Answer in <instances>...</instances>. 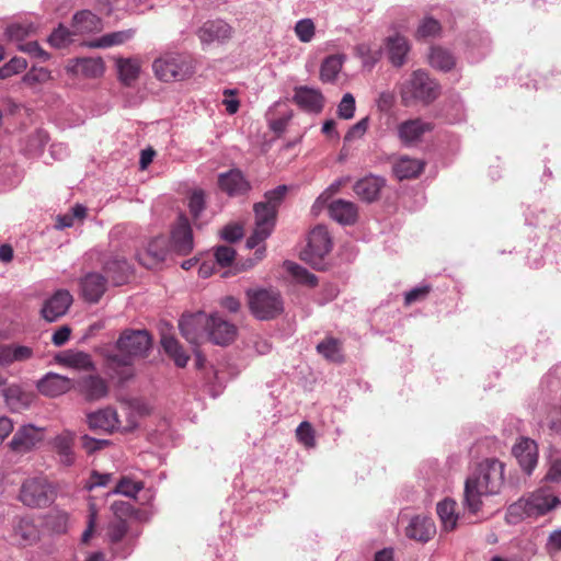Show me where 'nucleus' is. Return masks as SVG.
I'll list each match as a JSON object with an SVG mask.
<instances>
[{"label": "nucleus", "mask_w": 561, "mask_h": 561, "mask_svg": "<svg viewBox=\"0 0 561 561\" xmlns=\"http://www.w3.org/2000/svg\"><path fill=\"white\" fill-rule=\"evenodd\" d=\"M108 444L107 440L104 439H95L88 435L82 436V447L85 449L88 454H92L96 450L104 448Z\"/></svg>", "instance_id": "obj_61"}, {"label": "nucleus", "mask_w": 561, "mask_h": 561, "mask_svg": "<svg viewBox=\"0 0 561 561\" xmlns=\"http://www.w3.org/2000/svg\"><path fill=\"white\" fill-rule=\"evenodd\" d=\"M33 356V350L24 345L12 344V357L14 362H24Z\"/></svg>", "instance_id": "obj_62"}, {"label": "nucleus", "mask_w": 561, "mask_h": 561, "mask_svg": "<svg viewBox=\"0 0 561 561\" xmlns=\"http://www.w3.org/2000/svg\"><path fill=\"white\" fill-rule=\"evenodd\" d=\"M152 69L156 77L164 82L182 81L195 72L191 57L174 53H168L154 59Z\"/></svg>", "instance_id": "obj_5"}, {"label": "nucleus", "mask_w": 561, "mask_h": 561, "mask_svg": "<svg viewBox=\"0 0 561 561\" xmlns=\"http://www.w3.org/2000/svg\"><path fill=\"white\" fill-rule=\"evenodd\" d=\"M72 27L76 34L91 33L100 31L102 23L94 13L84 10L75 14Z\"/></svg>", "instance_id": "obj_34"}, {"label": "nucleus", "mask_w": 561, "mask_h": 561, "mask_svg": "<svg viewBox=\"0 0 561 561\" xmlns=\"http://www.w3.org/2000/svg\"><path fill=\"white\" fill-rule=\"evenodd\" d=\"M297 440L306 448H313L316 446V433L310 422L304 421L296 430Z\"/></svg>", "instance_id": "obj_46"}, {"label": "nucleus", "mask_w": 561, "mask_h": 561, "mask_svg": "<svg viewBox=\"0 0 561 561\" xmlns=\"http://www.w3.org/2000/svg\"><path fill=\"white\" fill-rule=\"evenodd\" d=\"M442 27L437 20L433 18H425L421 21L417 30L415 32V37L417 39H425L428 37H434L439 34Z\"/></svg>", "instance_id": "obj_44"}, {"label": "nucleus", "mask_w": 561, "mask_h": 561, "mask_svg": "<svg viewBox=\"0 0 561 561\" xmlns=\"http://www.w3.org/2000/svg\"><path fill=\"white\" fill-rule=\"evenodd\" d=\"M111 511L115 520L127 522V518L136 513L134 506L125 501H115L111 505Z\"/></svg>", "instance_id": "obj_51"}, {"label": "nucleus", "mask_w": 561, "mask_h": 561, "mask_svg": "<svg viewBox=\"0 0 561 561\" xmlns=\"http://www.w3.org/2000/svg\"><path fill=\"white\" fill-rule=\"evenodd\" d=\"M284 266L286 271L296 279V282L309 287H314L317 285V277L305 267L294 262H285Z\"/></svg>", "instance_id": "obj_41"}, {"label": "nucleus", "mask_w": 561, "mask_h": 561, "mask_svg": "<svg viewBox=\"0 0 561 561\" xmlns=\"http://www.w3.org/2000/svg\"><path fill=\"white\" fill-rule=\"evenodd\" d=\"M207 340L217 345H228L237 336V327L218 314L208 316Z\"/></svg>", "instance_id": "obj_13"}, {"label": "nucleus", "mask_w": 561, "mask_h": 561, "mask_svg": "<svg viewBox=\"0 0 561 561\" xmlns=\"http://www.w3.org/2000/svg\"><path fill=\"white\" fill-rule=\"evenodd\" d=\"M287 191L288 187L286 185H279L265 193L264 202L254 204L255 228L247 240L248 248H256L270 237L275 226L277 207L280 205Z\"/></svg>", "instance_id": "obj_3"}, {"label": "nucleus", "mask_w": 561, "mask_h": 561, "mask_svg": "<svg viewBox=\"0 0 561 561\" xmlns=\"http://www.w3.org/2000/svg\"><path fill=\"white\" fill-rule=\"evenodd\" d=\"M394 104V94L390 91L381 92L377 100V106L381 112H388Z\"/></svg>", "instance_id": "obj_64"}, {"label": "nucleus", "mask_w": 561, "mask_h": 561, "mask_svg": "<svg viewBox=\"0 0 561 561\" xmlns=\"http://www.w3.org/2000/svg\"><path fill=\"white\" fill-rule=\"evenodd\" d=\"M134 32L131 30L114 32L102 36L96 43H93L94 47H110L113 45H119L131 38Z\"/></svg>", "instance_id": "obj_43"}, {"label": "nucleus", "mask_w": 561, "mask_h": 561, "mask_svg": "<svg viewBox=\"0 0 561 561\" xmlns=\"http://www.w3.org/2000/svg\"><path fill=\"white\" fill-rule=\"evenodd\" d=\"M457 503L446 499L437 504V514L445 530L451 531L456 528L458 515L456 514Z\"/></svg>", "instance_id": "obj_36"}, {"label": "nucleus", "mask_w": 561, "mask_h": 561, "mask_svg": "<svg viewBox=\"0 0 561 561\" xmlns=\"http://www.w3.org/2000/svg\"><path fill=\"white\" fill-rule=\"evenodd\" d=\"M188 208L190 213L193 216V218L196 220L199 216V214L205 208V197L204 192L198 190L194 191L192 195L190 196L188 201Z\"/></svg>", "instance_id": "obj_55"}, {"label": "nucleus", "mask_w": 561, "mask_h": 561, "mask_svg": "<svg viewBox=\"0 0 561 561\" xmlns=\"http://www.w3.org/2000/svg\"><path fill=\"white\" fill-rule=\"evenodd\" d=\"M77 390L87 401H98L105 398L108 393V385L105 379L99 375L83 376L75 381Z\"/></svg>", "instance_id": "obj_15"}, {"label": "nucleus", "mask_w": 561, "mask_h": 561, "mask_svg": "<svg viewBox=\"0 0 561 561\" xmlns=\"http://www.w3.org/2000/svg\"><path fill=\"white\" fill-rule=\"evenodd\" d=\"M73 299L68 290L59 289L50 298L45 300L41 314L47 322L57 321L65 316Z\"/></svg>", "instance_id": "obj_14"}, {"label": "nucleus", "mask_w": 561, "mask_h": 561, "mask_svg": "<svg viewBox=\"0 0 561 561\" xmlns=\"http://www.w3.org/2000/svg\"><path fill=\"white\" fill-rule=\"evenodd\" d=\"M513 454L517 459L522 469L530 474L537 465L538 448L535 440L529 438H522L514 447Z\"/></svg>", "instance_id": "obj_19"}, {"label": "nucleus", "mask_w": 561, "mask_h": 561, "mask_svg": "<svg viewBox=\"0 0 561 561\" xmlns=\"http://www.w3.org/2000/svg\"><path fill=\"white\" fill-rule=\"evenodd\" d=\"M332 249L330 234L325 227H314L308 238V245L302 251V259L314 268H322L323 259Z\"/></svg>", "instance_id": "obj_8"}, {"label": "nucleus", "mask_w": 561, "mask_h": 561, "mask_svg": "<svg viewBox=\"0 0 561 561\" xmlns=\"http://www.w3.org/2000/svg\"><path fill=\"white\" fill-rule=\"evenodd\" d=\"M75 34L73 32H70L68 28L60 25L58 28H56L51 35L49 36L48 41L51 46L61 48L65 47L68 43H70L71 36Z\"/></svg>", "instance_id": "obj_52"}, {"label": "nucleus", "mask_w": 561, "mask_h": 561, "mask_svg": "<svg viewBox=\"0 0 561 561\" xmlns=\"http://www.w3.org/2000/svg\"><path fill=\"white\" fill-rule=\"evenodd\" d=\"M248 305L251 313L259 320H272L284 312V300L275 289H249Z\"/></svg>", "instance_id": "obj_6"}, {"label": "nucleus", "mask_w": 561, "mask_h": 561, "mask_svg": "<svg viewBox=\"0 0 561 561\" xmlns=\"http://www.w3.org/2000/svg\"><path fill=\"white\" fill-rule=\"evenodd\" d=\"M424 169V163L407 156L401 157L393 165V172L399 180L419 176Z\"/></svg>", "instance_id": "obj_33"}, {"label": "nucleus", "mask_w": 561, "mask_h": 561, "mask_svg": "<svg viewBox=\"0 0 561 561\" xmlns=\"http://www.w3.org/2000/svg\"><path fill=\"white\" fill-rule=\"evenodd\" d=\"M50 78V71L46 68H32L23 76V82L30 87H34L49 81Z\"/></svg>", "instance_id": "obj_48"}, {"label": "nucleus", "mask_w": 561, "mask_h": 561, "mask_svg": "<svg viewBox=\"0 0 561 561\" xmlns=\"http://www.w3.org/2000/svg\"><path fill=\"white\" fill-rule=\"evenodd\" d=\"M383 186L385 181L381 178L370 175L358 180L353 190L362 201L371 203L379 198Z\"/></svg>", "instance_id": "obj_26"}, {"label": "nucleus", "mask_w": 561, "mask_h": 561, "mask_svg": "<svg viewBox=\"0 0 561 561\" xmlns=\"http://www.w3.org/2000/svg\"><path fill=\"white\" fill-rule=\"evenodd\" d=\"M208 316L198 311L183 314L179 321L182 336L191 344L198 345L207 340Z\"/></svg>", "instance_id": "obj_10"}, {"label": "nucleus", "mask_w": 561, "mask_h": 561, "mask_svg": "<svg viewBox=\"0 0 561 561\" xmlns=\"http://www.w3.org/2000/svg\"><path fill=\"white\" fill-rule=\"evenodd\" d=\"M88 424L92 430L111 432L117 424V413L111 408L102 409L88 415Z\"/></svg>", "instance_id": "obj_31"}, {"label": "nucleus", "mask_w": 561, "mask_h": 561, "mask_svg": "<svg viewBox=\"0 0 561 561\" xmlns=\"http://www.w3.org/2000/svg\"><path fill=\"white\" fill-rule=\"evenodd\" d=\"M44 438V430L32 424L20 426L9 443L11 451L24 455L32 451Z\"/></svg>", "instance_id": "obj_12"}, {"label": "nucleus", "mask_w": 561, "mask_h": 561, "mask_svg": "<svg viewBox=\"0 0 561 561\" xmlns=\"http://www.w3.org/2000/svg\"><path fill=\"white\" fill-rule=\"evenodd\" d=\"M70 334L71 329L68 325H62L54 332L51 342L56 346H62L69 340Z\"/></svg>", "instance_id": "obj_63"}, {"label": "nucleus", "mask_w": 561, "mask_h": 561, "mask_svg": "<svg viewBox=\"0 0 561 561\" xmlns=\"http://www.w3.org/2000/svg\"><path fill=\"white\" fill-rule=\"evenodd\" d=\"M118 73L121 81L130 85L139 76L140 66L134 59H119L117 62Z\"/></svg>", "instance_id": "obj_38"}, {"label": "nucleus", "mask_w": 561, "mask_h": 561, "mask_svg": "<svg viewBox=\"0 0 561 561\" xmlns=\"http://www.w3.org/2000/svg\"><path fill=\"white\" fill-rule=\"evenodd\" d=\"M57 360L67 367L79 370H92L94 365L89 354L80 351H67L57 357Z\"/></svg>", "instance_id": "obj_32"}, {"label": "nucleus", "mask_w": 561, "mask_h": 561, "mask_svg": "<svg viewBox=\"0 0 561 561\" xmlns=\"http://www.w3.org/2000/svg\"><path fill=\"white\" fill-rule=\"evenodd\" d=\"M432 288L428 285L416 287L408 291L404 296V302L407 306L424 300L431 293Z\"/></svg>", "instance_id": "obj_56"}, {"label": "nucleus", "mask_w": 561, "mask_h": 561, "mask_svg": "<svg viewBox=\"0 0 561 561\" xmlns=\"http://www.w3.org/2000/svg\"><path fill=\"white\" fill-rule=\"evenodd\" d=\"M435 534V525L428 517L416 516L411 519L405 529V535L410 539L426 542Z\"/></svg>", "instance_id": "obj_28"}, {"label": "nucleus", "mask_w": 561, "mask_h": 561, "mask_svg": "<svg viewBox=\"0 0 561 561\" xmlns=\"http://www.w3.org/2000/svg\"><path fill=\"white\" fill-rule=\"evenodd\" d=\"M168 243L163 236L153 238L144 251L137 253L138 262L146 268H156L167 257Z\"/></svg>", "instance_id": "obj_17"}, {"label": "nucleus", "mask_w": 561, "mask_h": 561, "mask_svg": "<svg viewBox=\"0 0 561 561\" xmlns=\"http://www.w3.org/2000/svg\"><path fill=\"white\" fill-rule=\"evenodd\" d=\"M170 248L178 255H188L194 249L191 224L183 214L179 215L171 229Z\"/></svg>", "instance_id": "obj_11"}, {"label": "nucleus", "mask_w": 561, "mask_h": 561, "mask_svg": "<svg viewBox=\"0 0 561 561\" xmlns=\"http://www.w3.org/2000/svg\"><path fill=\"white\" fill-rule=\"evenodd\" d=\"M560 504V500L550 494L545 489H539L527 497L519 499L517 502L512 504L508 508L511 515L517 517H537L542 516L557 507Z\"/></svg>", "instance_id": "obj_7"}, {"label": "nucleus", "mask_w": 561, "mask_h": 561, "mask_svg": "<svg viewBox=\"0 0 561 561\" xmlns=\"http://www.w3.org/2000/svg\"><path fill=\"white\" fill-rule=\"evenodd\" d=\"M236 257V251L230 245H220L215 251L216 262L222 266H229Z\"/></svg>", "instance_id": "obj_54"}, {"label": "nucleus", "mask_w": 561, "mask_h": 561, "mask_svg": "<svg viewBox=\"0 0 561 561\" xmlns=\"http://www.w3.org/2000/svg\"><path fill=\"white\" fill-rule=\"evenodd\" d=\"M20 500L31 507H44L54 500V490L44 478L27 479L21 486Z\"/></svg>", "instance_id": "obj_9"}, {"label": "nucleus", "mask_w": 561, "mask_h": 561, "mask_svg": "<svg viewBox=\"0 0 561 561\" xmlns=\"http://www.w3.org/2000/svg\"><path fill=\"white\" fill-rule=\"evenodd\" d=\"M231 26L222 20L207 21L198 30L197 35L202 43L225 42L231 37Z\"/></svg>", "instance_id": "obj_22"}, {"label": "nucleus", "mask_w": 561, "mask_h": 561, "mask_svg": "<svg viewBox=\"0 0 561 561\" xmlns=\"http://www.w3.org/2000/svg\"><path fill=\"white\" fill-rule=\"evenodd\" d=\"M330 216L340 224L352 225L357 219V207L354 203L336 199L329 206Z\"/></svg>", "instance_id": "obj_30"}, {"label": "nucleus", "mask_w": 561, "mask_h": 561, "mask_svg": "<svg viewBox=\"0 0 561 561\" xmlns=\"http://www.w3.org/2000/svg\"><path fill=\"white\" fill-rule=\"evenodd\" d=\"M112 477V473H100L98 471H92L87 488L89 490H92L93 488L96 486H105L110 483Z\"/></svg>", "instance_id": "obj_59"}, {"label": "nucleus", "mask_w": 561, "mask_h": 561, "mask_svg": "<svg viewBox=\"0 0 561 561\" xmlns=\"http://www.w3.org/2000/svg\"><path fill=\"white\" fill-rule=\"evenodd\" d=\"M355 112V99L351 93H346L343 95L339 106L337 114L339 117L343 119H350L354 116Z\"/></svg>", "instance_id": "obj_53"}, {"label": "nucleus", "mask_w": 561, "mask_h": 561, "mask_svg": "<svg viewBox=\"0 0 561 561\" xmlns=\"http://www.w3.org/2000/svg\"><path fill=\"white\" fill-rule=\"evenodd\" d=\"M343 60L337 55L327 57L320 69V79L323 82H332L341 71Z\"/></svg>", "instance_id": "obj_39"}, {"label": "nucleus", "mask_w": 561, "mask_h": 561, "mask_svg": "<svg viewBox=\"0 0 561 561\" xmlns=\"http://www.w3.org/2000/svg\"><path fill=\"white\" fill-rule=\"evenodd\" d=\"M75 381L58 374L49 373L38 383V391L47 397H58L73 389Z\"/></svg>", "instance_id": "obj_18"}, {"label": "nucleus", "mask_w": 561, "mask_h": 561, "mask_svg": "<svg viewBox=\"0 0 561 561\" xmlns=\"http://www.w3.org/2000/svg\"><path fill=\"white\" fill-rule=\"evenodd\" d=\"M438 94V83L422 70L413 71L400 88L401 102L404 106H410L416 102L428 104Z\"/></svg>", "instance_id": "obj_4"}, {"label": "nucleus", "mask_w": 561, "mask_h": 561, "mask_svg": "<svg viewBox=\"0 0 561 561\" xmlns=\"http://www.w3.org/2000/svg\"><path fill=\"white\" fill-rule=\"evenodd\" d=\"M294 101L302 110L313 113L322 111L324 98L319 90L308 87H299L295 90Z\"/></svg>", "instance_id": "obj_24"}, {"label": "nucleus", "mask_w": 561, "mask_h": 561, "mask_svg": "<svg viewBox=\"0 0 561 561\" xmlns=\"http://www.w3.org/2000/svg\"><path fill=\"white\" fill-rule=\"evenodd\" d=\"M144 482L141 481H134L129 477H123L117 482L112 493L135 499L136 495L144 489Z\"/></svg>", "instance_id": "obj_42"}, {"label": "nucleus", "mask_w": 561, "mask_h": 561, "mask_svg": "<svg viewBox=\"0 0 561 561\" xmlns=\"http://www.w3.org/2000/svg\"><path fill=\"white\" fill-rule=\"evenodd\" d=\"M78 67L88 77H100L104 72V62L101 58H82Z\"/></svg>", "instance_id": "obj_45"}, {"label": "nucleus", "mask_w": 561, "mask_h": 561, "mask_svg": "<svg viewBox=\"0 0 561 561\" xmlns=\"http://www.w3.org/2000/svg\"><path fill=\"white\" fill-rule=\"evenodd\" d=\"M368 128V117L362 118L355 125H353L350 130L346 133L344 140L352 141L356 138H360Z\"/></svg>", "instance_id": "obj_57"}, {"label": "nucleus", "mask_w": 561, "mask_h": 561, "mask_svg": "<svg viewBox=\"0 0 561 561\" xmlns=\"http://www.w3.org/2000/svg\"><path fill=\"white\" fill-rule=\"evenodd\" d=\"M27 62L22 57H13L9 62L0 68V79L9 78L26 69Z\"/></svg>", "instance_id": "obj_50"}, {"label": "nucleus", "mask_w": 561, "mask_h": 561, "mask_svg": "<svg viewBox=\"0 0 561 561\" xmlns=\"http://www.w3.org/2000/svg\"><path fill=\"white\" fill-rule=\"evenodd\" d=\"M75 442L76 434L69 430H65L51 438V449L60 465L71 467L76 462Z\"/></svg>", "instance_id": "obj_16"}, {"label": "nucleus", "mask_w": 561, "mask_h": 561, "mask_svg": "<svg viewBox=\"0 0 561 561\" xmlns=\"http://www.w3.org/2000/svg\"><path fill=\"white\" fill-rule=\"evenodd\" d=\"M504 483V465L497 459H485L465 483V505L471 513H478L483 495L497 494Z\"/></svg>", "instance_id": "obj_2"}, {"label": "nucleus", "mask_w": 561, "mask_h": 561, "mask_svg": "<svg viewBox=\"0 0 561 561\" xmlns=\"http://www.w3.org/2000/svg\"><path fill=\"white\" fill-rule=\"evenodd\" d=\"M218 185L229 196L243 195L251 188L250 183L239 170L221 173L218 178Z\"/></svg>", "instance_id": "obj_21"}, {"label": "nucleus", "mask_w": 561, "mask_h": 561, "mask_svg": "<svg viewBox=\"0 0 561 561\" xmlns=\"http://www.w3.org/2000/svg\"><path fill=\"white\" fill-rule=\"evenodd\" d=\"M386 47L391 64L396 67H401L405 62V56L410 50L408 39L403 35L396 33L387 37Z\"/></svg>", "instance_id": "obj_29"}, {"label": "nucleus", "mask_w": 561, "mask_h": 561, "mask_svg": "<svg viewBox=\"0 0 561 561\" xmlns=\"http://www.w3.org/2000/svg\"><path fill=\"white\" fill-rule=\"evenodd\" d=\"M430 64L439 70L448 71L455 66L454 56L442 47H433L430 54Z\"/></svg>", "instance_id": "obj_40"}, {"label": "nucleus", "mask_w": 561, "mask_h": 561, "mask_svg": "<svg viewBox=\"0 0 561 561\" xmlns=\"http://www.w3.org/2000/svg\"><path fill=\"white\" fill-rule=\"evenodd\" d=\"M104 272L112 278L115 285H122L131 273V266L124 256L118 254L111 255L104 262Z\"/></svg>", "instance_id": "obj_27"}, {"label": "nucleus", "mask_w": 561, "mask_h": 561, "mask_svg": "<svg viewBox=\"0 0 561 561\" xmlns=\"http://www.w3.org/2000/svg\"><path fill=\"white\" fill-rule=\"evenodd\" d=\"M341 345L342 344L337 339L327 337L317 345V351L327 359L340 363L343 360Z\"/></svg>", "instance_id": "obj_37"}, {"label": "nucleus", "mask_w": 561, "mask_h": 561, "mask_svg": "<svg viewBox=\"0 0 561 561\" xmlns=\"http://www.w3.org/2000/svg\"><path fill=\"white\" fill-rule=\"evenodd\" d=\"M98 520V511L94 504H91L89 507V519H88V527L82 534V541L88 542L90 537L92 536L95 525Z\"/></svg>", "instance_id": "obj_60"}, {"label": "nucleus", "mask_w": 561, "mask_h": 561, "mask_svg": "<svg viewBox=\"0 0 561 561\" xmlns=\"http://www.w3.org/2000/svg\"><path fill=\"white\" fill-rule=\"evenodd\" d=\"M13 537L21 546H31L39 539V530L33 518L19 517L13 524Z\"/></svg>", "instance_id": "obj_23"}, {"label": "nucleus", "mask_w": 561, "mask_h": 561, "mask_svg": "<svg viewBox=\"0 0 561 561\" xmlns=\"http://www.w3.org/2000/svg\"><path fill=\"white\" fill-rule=\"evenodd\" d=\"M316 26L311 19H302L295 25V34L302 43H309L313 38Z\"/></svg>", "instance_id": "obj_47"}, {"label": "nucleus", "mask_w": 561, "mask_h": 561, "mask_svg": "<svg viewBox=\"0 0 561 561\" xmlns=\"http://www.w3.org/2000/svg\"><path fill=\"white\" fill-rule=\"evenodd\" d=\"M83 298L89 302H98L106 290V279L99 273H89L81 279Z\"/></svg>", "instance_id": "obj_25"}, {"label": "nucleus", "mask_w": 561, "mask_h": 561, "mask_svg": "<svg viewBox=\"0 0 561 561\" xmlns=\"http://www.w3.org/2000/svg\"><path fill=\"white\" fill-rule=\"evenodd\" d=\"M161 345L164 352L173 358L176 366L185 367L190 357L183 351L181 344L173 335L163 334L161 337Z\"/></svg>", "instance_id": "obj_35"}, {"label": "nucleus", "mask_w": 561, "mask_h": 561, "mask_svg": "<svg viewBox=\"0 0 561 561\" xmlns=\"http://www.w3.org/2000/svg\"><path fill=\"white\" fill-rule=\"evenodd\" d=\"M128 529L127 522L113 519L107 526V537L112 543H118L123 540Z\"/></svg>", "instance_id": "obj_49"}, {"label": "nucleus", "mask_w": 561, "mask_h": 561, "mask_svg": "<svg viewBox=\"0 0 561 561\" xmlns=\"http://www.w3.org/2000/svg\"><path fill=\"white\" fill-rule=\"evenodd\" d=\"M222 239L234 242L243 237V228L239 224H230L221 230Z\"/></svg>", "instance_id": "obj_58"}, {"label": "nucleus", "mask_w": 561, "mask_h": 561, "mask_svg": "<svg viewBox=\"0 0 561 561\" xmlns=\"http://www.w3.org/2000/svg\"><path fill=\"white\" fill-rule=\"evenodd\" d=\"M433 129L431 123L423 122L420 118L408 119L398 126V136L405 146L416 144L422 139L425 133Z\"/></svg>", "instance_id": "obj_20"}, {"label": "nucleus", "mask_w": 561, "mask_h": 561, "mask_svg": "<svg viewBox=\"0 0 561 561\" xmlns=\"http://www.w3.org/2000/svg\"><path fill=\"white\" fill-rule=\"evenodd\" d=\"M152 337L147 330L126 329L116 341L117 354L108 355L107 365L119 382L135 375L134 363L148 356Z\"/></svg>", "instance_id": "obj_1"}]
</instances>
